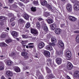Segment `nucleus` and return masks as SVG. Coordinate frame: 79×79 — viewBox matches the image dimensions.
Masks as SVG:
<instances>
[{"mask_svg": "<svg viewBox=\"0 0 79 79\" xmlns=\"http://www.w3.org/2000/svg\"><path fill=\"white\" fill-rule=\"evenodd\" d=\"M51 41L53 43H50L49 44L50 45H52V46L54 47V46H55V44L54 43H56V40L55 38H51Z\"/></svg>", "mask_w": 79, "mask_h": 79, "instance_id": "1", "label": "nucleus"}, {"mask_svg": "<svg viewBox=\"0 0 79 79\" xmlns=\"http://www.w3.org/2000/svg\"><path fill=\"white\" fill-rule=\"evenodd\" d=\"M69 18L72 22H75L77 20V18H75V17L73 16H70L69 17Z\"/></svg>", "mask_w": 79, "mask_h": 79, "instance_id": "2", "label": "nucleus"}, {"mask_svg": "<svg viewBox=\"0 0 79 79\" xmlns=\"http://www.w3.org/2000/svg\"><path fill=\"white\" fill-rule=\"evenodd\" d=\"M73 65L72 64L70 63H69L67 64V68L68 69L70 70L73 68Z\"/></svg>", "mask_w": 79, "mask_h": 79, "instance_id": "3", "label": "nucleus"}, {"mask_svg": "<svg viewBox=\"0 0 79 79\" xmlns=\"http://www.w3.org/2000/svg\"><path fill=\"white\" fill-rule=\"evenodd\" d=\"M50 26L51 30H55L56 28V24L55 23L51 24Z\"/></svg>", "mask_w": 79, "mask_h": 79, "instance_id": "4", "label": "nucleus"}, {"mask_svg": "<svg viewBox=\"0 0 79 79\" xmlns=\"http://www.w3.org/2000/svg\"><path fill=\"white\" fill-rule=\"evenodd\" d=\"M73 8L74 10L78 11L79 10V4H76L73 5Z\"/></svg>", "mask_w": 79, "mask_h": 79, "instance_id": "5", "label": "nucleus"}, {"mask_svg": "<svg viewBox=\"0 0 79 79\" xmlns=\"http://www.w3.org/2000/svg\"><path fill=\"white\" fill-rule=\"evenodd\" d=\"M56 62L58 64H60L62 62L61 59L60 58H57L56 60Z\"/></svg>", "mask_w": 79, "mask_h": 79, "instance_id": "6", "label": "nucleus"}, {"mask_svg": "<svg viewBox=\"0 0 79 79\" xmlns=\"http://www.w3.org/2000/svg\"><path fill=\"white\" fill-rule=\"evenodd\" d=\"M66 7L68 11H71L72 10V6L70 4H68L66 6Z\"/></svg>", "mask_w": 79, "mask_h": 79, "instance_id": "7", "label": "nucleus"}, {"mask_svg": "<svg viewBox=\"0 0 79 79\" xmlns=\"http://www.w3.org/2000/svg\"><path fill=\"white\" fill-rule=\"evenodd\" d=\"M31 32L32 34H33L34 35H37L38 34L37 31L34 29H31Z\"/></svg>", "mask_w": 79, "mask_h": 79, "instance_id": "8", "label": "nucleus"}, {"mask_svg": "<svg viewBox=\"0 0 79 79\" xmlns=\"http://www.w3.org/2000/svg\"><path fill=\"white\" fill-rule=\"evenodd\" d=\"M47 22L48 24H52L53 23V20L51 18H50L49 17L48 18Z\"/></svg>", "mask_w": 79, "mask_h": 79, "instance_id": "9", "label": "nucleus"}, {"mask_svg": "<svg viewBox=\"0 0 79 79\" xmlns=\"http://www.w3.org/2000/svg\"><path fill=\"white\" fill-rule=\"evenodd\" d=\"M11 35L13 37H18V33L15 31H13L11 33Z\"/></svg>", "mask_w": 79, "mask_h": 79, "instance_id": "10", "label": "nucleus"}, {"mask_svg": "<svg viewBox=\"0 0 79 79\" xmlns=\"http://www.w3.org/2000/svg\"><path fill=\"white\" fill-rule=\"evenodd\" d=\"M55 77L52 74H51L50 75H48L46 77V78L47 79H51L53 78H54Z\"/></svg>", "mask_w": 79, "mask_h": 79, "instance_id": "11", "label": "nucleus"}, {"mask_svg": "<svg viewBox=\"0 0 79 79\" xmlns=\"http://www.w3.org/2000/svg\"><path fill=\"white\" fill-rule=\"evenodd\" d=\"M73 76L74 77H79V71H75L73 74Z\"/></svg>", "mask_w": 79, "mask_h": 79, "instance_id": "12", "label": "nucleus"}, {"mask_svg": "<svg viewBox=\"0 0 79 79\" xmlns=\"http://www.w3.org/2000/svg\"><path fill=\"white\" fill-rule=\"evenodd\" d=\"M6 74L8 76H13V73L10 71H7L6 72Z\"/></svg>", "mask_w": 79, "mask_h": 79, "instance_id": "13", "label": "nucleus"}, {"mask_svg": "<svg viewBox=\"0 0 79 79\" xmlns=\"http://www.w3.org/2000/svg\"><path fill=\"white\" fill-rule=\"evenodd\" d=\"M44 46H45V44L44 43H40L39 45V48L40 49L44 48Z\"/></svg>", "mask_w": 79, "mask_h": 79, "instance_id": "14", "label": "nucleus"}, {"mask_svg": "<svg viewBox=\"0 0 79 79\" xmlns=\"http://www.w3.org/2000/svg\"><path fill=\"white\" fill-rule=\"evenodd\" d=\"M66 55L67 57H68V58H71V52L70 51H68L66 53Z\"/></svg>", "mask_w": 79, "mask_h": 79, "instance_id": "15", "label": "nucleus"}, {"mask_svg": "<svg viewBox=\"0 0 79 79\" xmlns=\"http://www.w3.org/2000/svg\"><path fill=\"white\" fill-rule=\"evenodd\" d=\"M55 32L56 34H60L61 32V30L59 28H56L55 30Z\"/></svg>", "mask_w": 79, "mask_h": 79, "instance_id": "16", "label": "nucleus"}, {"mask_svg": "<svg viewBox=\"0 0 79 79\" xmlns=\"http://www.w3.org/2000/svg\"><path fill=\"white\" fill-rule=\"evenodd\" d=\"M58 44L61 47H63L64 46V43L61 41H59Z\"/></svg>", "mask_w": 79, "mask_h": 79, "instance_id": "17", "label": "nucleus"}, {"mask_svg": "<svg viewBox=\"0 0 79 79\" xmlns=\"http://www.w3.org/2000/svg\"><path fill=\"white\" fill-rule=\"evenodd\" d=\"M45 48L46 49H47V50H52L53 49V48H52V47L49 45L46 46L45 47Z\"/></svg>", "mask_w": 79, "mask_h": 79, "instance_id": "18", "label": "nucleus"}, {"mask_svg": "<svg viewBox=\"0 0 79 79\" xmlns=\"http://www.w3.org/2000/svg\"><path fill=\"white\" fill-rule=\"evenodd\" d=\"M44 54L46 56H48L50 55V52L47 51H44Z\"/></svg>", "mask_w": 79, "mask_h": 79, "instance_id": "19", "label": "nucleus"}, {"mask_svg": "<svg viewBox=\"0 0 79 79\" xmlns=\"http://www.w3.org/2000/svg\"><path fill=\"white\" fill-rule=\"evenodd\" d=\"M15 71L17 73H19L20 72V69L18 67H15Z\"/></svg>", "mask_w": 79, "mask_h": 79, "instance_id": "20", "label": "nucleus"}, {"mask_svg": "<svg viewBox=\"0 0 79 79\" xmlns=\"http://www.w3.org/2000/svg\"><path fill=\"white\" fill-rule=\"evenodd\" d=\"M24 18L27 20H29V15L27 14L24 15L23 16Z\"/></svg>", "mask_w": 79, "mask_h": 79, "instance_id": "21", "label": "nucleus"}, {"mask_svg": "<svg viewBox=\"0 0 79 79\" xmlns=\"http://www.w3.org/2000/svg\"><path fill=\"white\" fill-rule=\"evenodd\" d=\"M12 63L13 62L11 60H7L6 62V64L8 66H11Z\"/></svg>", "mask_w": 79, "mask_h": 79, "instance_id": "22", "label": "nucleus"}, {"mask_svg": "<svg viewBox=\"0 0 79 79\" xmlns=\"http://www.w3.org/2000/svg\"><path fill=\"white\" fill-rule=\"evenodd\" d=\"M7 44L4 43H0V47H6Z\"/></svg>", "mask_w": 79, "mask_h": 79, "instance_id": "23", "label": "nucleus"}, {"mask_svg": "<svg viewBox=\"0 0 79 79\" xmlns=\"http://www.w3.org/2000/svg\"><path fill=\"white\" fill-rule=\"evenodd\" d=\"M46 70L48 73H51L52 72V71H51V70L50 69L48 68V67H47L46 68Z\"/></svg>", "mask_w": 79, "mask_h": 79, "instance_id": "24", "label": "nucleus"}, {"mask_svg": "<svg viewBox=\"0 0 79 79\" xmlns=\"http://www.w3.org/2000/svg\"><path fill=\"white\" fill-rule=\"evenodd\" d=\"M41 3L42 5H46V6L47 5V2L46 1L43 2H41Z\"/></svg>", "mask_w": 79, "mask_h": 79, "instance_id": "25", "label": "nucleus"}, {"mask_svg": "<svg viewBox=\"0 0 79 79\" xmlns=\"http://www.w3.org/2000/svg\"><path fill=\"white\" fill-rule=\"evenodd\" d=\"M17 3L15 2L14 4L12 5V6L14 8H17L18 7V6H17Z\"/></svg>", "mask_w": 79, "mask_h": 79, "instance_id": "26", "label": "nucleus"}, {"mask_svg": "<svg viewBox=\"0 0 79 79\" xmlns=\"http://www.w3.org/2000/svg\"><path fill=\"white\" fill-rule=\"evenodd\" d=\"M8 16L9 17H11V18L14 17V15L12 13H10L8 14Z\"/></svg>", "mask_w": 79, "mask_h": 79, "instance_id": "27", "label": "nucleus"}, {"mask_svg": "<svg viewBox=\"0 0 79 79\" xmlns=\"http://www.w3.org/2000/svg\"><path fill=\"white\" fill-rule=\"evenodd\" d=\"M76 41L77 43H79V35L76 36Z\"/></svg>", "mask_w": 79, "mask_h": 79, "instance_id": "28", "label": "nucleus"}, {"mask_svg": "<svg viewBox=\"0 0 79 79\" xmlns=\"http://www.w3.org/2000/svg\"><path fill=\"white\" fill-rule=\"evenodd\" d=\"M1 37L2 39H3V38H5L6 37V34H2L1 35Z\"/></svg>", "mask_w": 79, "mask_h": 79, "instance_id": "29", "label": "nucleus"}, {"mask_svg": "<svg viewBox=\"0 0 79 79\" xmlns=\"http://www.w3.org/2000/svg\"><path fill=\"white\" fill-rule=\"evenodd\" d=\"M10 56H15L16 55V53L15 52H12L10 55Z\"/></svg>", "mask_w": 79, "mask_h": 79, "instance_id": "30", "label": "nucleus"}, {"mask_svg": "<svg viewBox=\"0 0 79 79\" xmlns=\"http://www.w3.org/2000/svg\"><path fill=\"white\" fill-rule=\"evenodd\" d=\"M44 30L45 31V32H47V31H48L47 27H44Z\"/></svg>", "mask_w": 79, "mask_h": 79, "instance_id": "31", "label": "nucleus"}, {"mask_svg": "<svg viewBox=\"0 0 79 79\" xmlns=\"http://www.w3.org/2000/svg\"><path fill=\"white\" fill-rule=\"evenodd\" d=\"M30 23H28L26 24L25 27L26 28H29L30 27Z\"/></svg>", "mask_w": 79, "mask_h": 79, "instance_id": "32", "label": "nucleus"}, {"mask_svg": "<svg viewBox=\"0 0 79 79\" xmlns=\"http://www.w3.org/2000/svg\"><path fill=\"white\" fill-rule=\"evenodd\" d=\"M27 55V52H23L22 53V56H26Z\"/></svg>", "mask_w": 79, "mask_h": 79, "instance_id": "33", "label": "nucleus"}, {"mask_svg": "<svg viewBox=\"0 0 79 79\" xmlns=\"http://www.w3.org/2000/svg\"><path fill=\"white\" fill-rule=\"evenodd\" d=\"M31 11H36V9L35 8V7H32L31 8Z\"/></svg>", "mask_w": 79, "mask_h": 79, "instance_id": "34", "label": "nucleus"}, {"mask_svg": "<svg viewBox=\"0 0 79 79\" xmlns=\"http://www.w3.org/2000/svg\"><path fill=\"white\" fill-rule=\"evenodd\" d=\"M46 7L47 8H48V9H50V10L52 9V6H51L49 4H47L46 6Z\"/></svg>", "mask_w": 79, "mask_h": 79, "instance_id": "35", "label": "nucleus"}, {"mask_svg": "<svg viewBox=\"0 0 79 79\" xmlns=\"http://www.w3.org/2000/svg\"><path fill=\"white\" fill-rule=\"evenodd\" d=\"M22 37L24 39H27L28 37V36L27 35H22Z\"/></svg>", "mask_w": 79, "mask_h": 79, "instance_id": "36", "label": "nucleus"}, {"mask_svg": "<svg viewBox=\"0 0 79 79\" xmlns=\"http://www.w3.org/2000/svg\"><path fill=\"white\" fill-rule=\"evenodd\" d=\"M15 19V16L14 17H12L10 19V22H12L13 21H14Z\"/></svg>", "mask_w": 79, "mask_h": 79, "instance_id": "37", "label": "nucleus"}, {"mask_svg": "<svg viewBox=\"0 0 79 79\" xmlns=\"http://www.w3.org/2000/svg\"><path fill=\"white\" fill-rule=\"evenodd\" d=\"M18 4H19V6H24V4L21 2H19L18 3Z\"/></svg>", "mask_w": 79, "mask_h": 79, "instance_id": "38", "label": "nucleus"}, {"mask_svg": "<svg viewBox=\"0 0 79 79\" xmlns=\"http://www.w3.org/2000/svg\"><path fill=\"white\" fill-rule=\"evenodd\" d=\"M15 0H8V3H12L14 2V1Z\"/></svg>", "mask_w": 79, "mask_h": 79, "instance_id": "39", "label": "nucleus"}, {"mask_svg": "<svg viewBox=\"0 0 79 79\" xmlns=\"http://www.w3.org/2000/svg\"><path fill=\"white\" fill-rule=\"evenodd\" d=\"M33 3L36 6L38 5H39V4L38 3V1H35L34 2H33Z\"/></svg>", "mask_w": 79, "mask_h": 79, "instance_id": "40", "label": "nucleus"}, {"mask_svg": "<svg viewBox=\"0 0 79 79\" xmlns=\"http://www.w3.org/2000/svg\"><path fill=\"white\" fill-rule=\"evenodd\" d=\"M4 69V65H1L0 67V70H3Z\"/></svg>", "mask_w": 79, "mask_h": 79, "instance_id": "41", "label": "nucleus"}, {"mask_svg": "<svg viewBox=\"0 0 79 79\" xmlns=\"http://www.w3.org/2000/svg\"><path fill=\"white\" fill-rule=\"evenodd\" d=\"M19 22L20 23H23L24 22V20L22 19H19Z\"/></svg>", "mask_w": 79, "mask_h": 79, "instance_id": "42", "label": "nucleus"}, {"mask_svg": "<svg viewBox=\"0 0 79 79\" xmlns=\"http://www.w3.org/2000/svg\"><path fill=\"white\" fill-rule=\"evenodd\" d=\"M44 15L46 16V17H47V16L49 15V13L45 12L44 13Z\"/></svg>", "mask_w": 79, "mask_h": 79, "instance_id": "43", "label": "nucleus"}, {"mask_svg": "<svg viewBox=\"0 0 79 79\" xmlns=\"http://www.w3.org/2000/svg\"><path fill=\"white\" fill-rule=\"evenodd\" d=\"M1 20H5L6 18H5V17L4 16H1Z\"/></svg>", "mask_w": 79, "mask_h": 79, "instance_id": "44", "label": "nucleus"}, {"mask_svg": "<svg viewBox=\"0 0 79 79\" xmlns=\"http://www.w3.org/2000/svg\"><path fill=\"white\" fill-rule=\"evenodd\" d=\"M36 25L37 27H40V23H39V22H37Z\"/></svg>", "mask_w": 79, "mask_h": 79, "instance_id": "45", "label": "nucleus"}, {"mask_svg": "<svg viewBox=\"0 0 79 79\" xmlns=\"http://www.w3.org/2000/svg\"><path fill=\"white\" fill-rule=\"evenodd\" d=\"M56 53L57 54V55H60V54H61V52L57 50V51H56Z\"/></svg>", "mask_w": 79, "mask_h": 79, "instance_id": "46", "label": "nucleus"}, {"mask_svg": "<svg viewBox=\"0 0 79 79\" xmlns=\"http://www.w3.org/2000/svg\"><path fill=\"white\" fill-rule=\"evenodd\" d=\"M11 40H6V43H10V42H11Z\"/></svg>", "mask_w": 79, "mask_h": 79, "instance_id": "47", "label": "nucleus"}, {"mask_svg": "<svg viewBox=\"0 0 79 79\" xmlns=\"http://www.w3.org/2000/svg\"><path fill=\"white\" fill-rule=\"evenodd\" d=\"M24 58L25 59H28V58H29V56H27V55L25 56H24Z\"/></svg>", "mask_w": 79, "mask_h": 79, "instance_id": "48", "label": "nucleus"}, {"mask_svg": "<svg viewBox=\"0 0 79 79\" xmlns=\"http://www.w3.org/2000/svg\"><path fill=\"white\" fill-rule=\"evenodd\" d=\"M48 61H50L49 63L50 65H51V64H52V60H50V59H49L48 60Z\"/></svg>", "mask_w": 79, "mask_h": 79, "instance_id": "49", "label": "nucleus"}, {"mask_svg": "<svg viewBox=\"0 0 79 79\" xmlns=\"http://www.w3.org/2000/svg\"><path fill=\"white\" fill-rule=\"evenodd\" d=\"M29 48H32L34 47V45H30L29 46Z\"/></svg>", "mask_w": 79, "mask_h": 79, "instance_id": "50", "label": "nucleus"}, {"mask_svg": "<svg viewBox=\"0 0 79 79\" xmlns=\"http://www.w3.org/2000/svg\"><path fill=\"white\" fill-rule=\"evenodd\" d=\"M11 25H12V26H15V22H12Z\"/></svg>", "mask_w": 79, "mask_h": 79, "instance_id": "51", "label": "nucleus"}, {"mask_svg": "<svg viewBox=\"0 0 79 79\" xmlns=\"http://www.w3.org/2000/svg\"><path fill=\"white\" fill-rule=\"evenodd\" d=\"M25 2L26 3H27L29 2V0H26L25 1Z\"/></svg>", "mask_w": 79, "mask_h": 79, "instance_id": "52", "label": "nucleus"}, {"mask_svg": "<svg viewBox=\"0 0 79 79\" xmlns=\"http://www.w3.org/2000/svg\"><path fill=\"white\" fill-rule=\"evenodd\" d=\"M25 69H29V67L28 66H25L24 67Z\"/></svg>", "mask_w": 79, "mask_h": 79, "instance_id": "53", "label": "nucleus"}, {"mask_svg": "<svg viewBox=\"0 0 79 79\" xmlns=\"http://www.w3.org/2000/svg\"><path fill=\"white\" fill-rule=\"evenodd\" d=\"M22 44H26V41H23L22 42Z\"/></svg>", "mask_w": 79, "mask_h": 79, "instance_id": "54", "label": "nucleus"}, {"mask_svg": "<svg viewBox=\"0 0 79 79\" xmlns=\"http://www.w3.org/2000/svg\"><path fill=\"white\" fill-rule=\"evenodd\" d=\"M74 32H75V33H79V31L77 30V31H74Z\"/></svg>", "mask_w": 79, "mask_h": 79, "instance_id": "55", "label": "nucleus"}, {"mask_svg": "<svg viewBox=\"0 0 79 79\" xmlns=\"http://www.w3.org/2000/svg\"><path fill=\"white\" fill-rule=\"evenodd\" d=\"M67 79H71V78H70V77H69V76H67Z\"/></svg>", "mask_w": 79, "mask_h": 79, "instance_id": "56", "label": "nucleus"}, {"mask_svg": "<svg viewBox=\"0 0 79 79\" xmlns=\"http://www.w3.org/2000/svg\"><path fill=\"white\" fill-rule=\"evenodd\" d=\"M42 20V18H39V19H38V20L39 21H41V20Z\"/></svg>", "mask_w": 79, "mask_h": 79, "instance_id": "57", "label": "nucleus"}, {"mask_svg": "<svg viewBox=\"0 0 79 79\" xmlns=\"http://www.w3.org/2000/svg\"><path fill=\"white\" fill-rule=\"evenodd\" d=\"M3 8H5L6 9H8V7L7 6H5L4 7H3Z\"/></svg>", "mask_w": 79, "mask_h": 79, "instance_id": "58", "label": "nucleus"}, {"mask_svg": "<svg viewBox=\"0 0 79 79\" xmlns=\"http://www.w3.org/2000/svg\"><path fill=\"white\" fill-rule=\"evenodd\" d=\"M1 79H5V77L3 76H2L1 77Z\"/></svg>", "mask_w": 79, "mask_h": 79, "instance_id": "59", "label": "nucleus"}, {"mask_svg": "<svg viewBox=\"0 0 79 79\" xmlns=\"http://www.w3.org/2000/svg\"><path fill=\"white\" fill-rule=\"evenodd\" d=\"M1 66L3 65V66H4L3 65V63L2 62H1Z\"/></svg>", "mask_w": 79, "mask_h": 79, "instance_id": "60", "label": "nucleus"}, {"mask_svg": "<svg viewBox=\"0 0 79 79\" xmlns=\"http://www.w3.org/2000/svg\"><path fill=\"white\" fill-rule=\"evenodd\" d=\"M33 44H34L33 43H30L28 44L29 45H33Z\"/></svg>", "mask_w": 79, "mask_h": 79, "instance_id": "61", "label": "nucleus"}, {"mask_svg": "<svg viewBox=\"0 0 79 79\" xmlns=\"http://www.w3.org/2000/svg\"><path fill=\"white\" fill-rule=\"evenodd\" d=\"M22 46H23V47H25L26 46V45H24V44H23L22 45Z\"/></svg>", "mask_w": 79, "mask_h": 79, "instance_id": "62", "label": "nucleus"}, {"mask_svg": "<svg viewBox=\"0 0 79 79\" xmlns=\"http://www.w3.org/2000/svg\"><path fill=\"white\" fill-rule=\"evenodd\" d=\"M6 29H7V30H8V31H9L10 29L9 28V27H7Z\"/></svg>", "mask_w": 79, "mask_h": 79, "instance_id": "63", "label": "nucleus"}, {"mask_svg": "<svg viewBox=\"0 0 79 79\" xmlns=\"http://www.w3.org/2000/svg\"><path fill=\"white\" fill-rule=\"evenodd\" d=\"M35 58H38V56H35Z\"/></svg>", "mask_w": 79, "mask_h": 79, "instance_id": "64", "label": "nucleus"}]
</instances>
